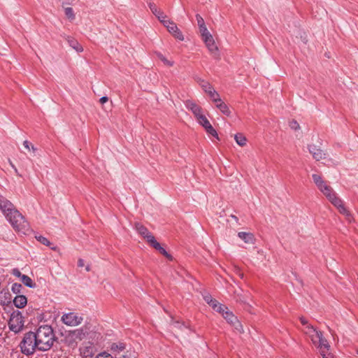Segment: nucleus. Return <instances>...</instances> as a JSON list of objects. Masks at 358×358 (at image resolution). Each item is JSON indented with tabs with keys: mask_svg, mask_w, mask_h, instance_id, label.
Listing matches in <instances>:
<instances>
[{
	"mask_svg": "<svg viewBox=\"0 0 358 358\" xmlns=\"http://www.w3.org/2000/svg\"><path fill=\"white\" fill-rule=\"evenodd\" d=\"M24 326V321L21 315H12L8 322L9 329L15 332H20Z\"/></svg>",
	"mask_w": 358,
	"mask_h": 358,
	"instance_id": "nucleus-9",
	"label": "nucleus"
},
{
	"mask_svg": "<svg viewBox=\"0 0 358 358\" xmlns=\"http://www.w3.org/2000/svg\"><path fill=\"white\" fill-rule=\"evenodd\" d=\"M150 245L152 246L155 250H158L161 254L166 257L168 259H172L171 256L168 254L165 249L163 248L155 239Z\"/></svg>",
	"mask_w": 358,
	"mask_h": 358,
	"instance_id": "nucleus-24",
	"label": "nucleus"
},
{
	"mask_svg": "<svg viewBox=\"0 0 358 358\" xmlns=\"http://www.w3.org/2000/svg\"><path fill=\"white\" fill-rule=\"evenodd\" d=\"M62 321L67 326L76 327L83 322V317L82 314L71 312L64 314L62 317Z\"/></svg>",
	"mask_w": 358,
	"mask_h": 358,
	"instance_id": "nucleus-8",
	"label": "nucleus"
},
{
	"mask_svg": "<svg viewBox=\"0 0 358 358\" xmlns=\"http://www.w3.org/2000/svg\"><path fill=\"white\" fill-rule=\"evenodd\" d=\"M203 42L206 46L208 49L209 52L215 57H219L218 48L215 43L213 36H208L206 38H204Z\"/></svg>",
	"mask_w": 358,
	"mask_h": 358,
	"instance_id": "nucleus-15",
	"label": "nucleus"
},
{
	"mask_svg": "<svg viewBox=\"0 0 358 358\" xmlns=\"http://www.w3.org/2000/svg\"><path fill=\"white\" fill-rule=\"evenodd\" d=\"M300 321L302 325L303 326V328H306L307 326H312L304 317H300Z\"/></svg>",
	"mask_w": 358,
	"mask_h": 358,
	"instance_id": "nucleus-43",
	"label": "nucleus"
},
{
	"mask_svg": "<svg viewBox=\"0 0 358 358\" xmlns=\"http://www.w3.org/2000/svg\"><path fill=\"white\" fill-rule=\"evenodd\" d=\"M15 306L18 308H24L27 303V298L23 295L16 296L13 300Z\"/></svg>",
	"mask_w": 358,
	"mask_h": 358,
	"instance_id": "nucleus-23",
	"label": "nucleus"
},
{
	"mask_svg": "<svg viewBox=\"0 0 358 358\" xmlns=\"http://www.w3.org/2000/svg\"><path fill=\"white\" fill-rule=\"evenodd\" d=\"M312 178L317 187L328 199L336 194L332 187L328 185L327 182L320 175L314 173L312 175Z\"/></svg>",
	"mask_w": 358,
	"mask_h": 358,
	"instance_id": "nucleus-7",
	"label": "nucleus"
},
{
	"mask_svg": "<svg viewBox=\"0 0 358 358\" xmlns=\"http://www.w3.org/2000/svg\"><path fill=\"white\" fill-rule=\"evenodd\" d=\"M216 103V107L224 115L229 116L230 115V110L225 103H224L222 99L219 98H216L213 101Z\"/></svg>",
	"mask_w": 358,
	"mask_h": 358,
	"instance_id": "nucleus-20",
	"label": "nucleus"
},
{
	"mask_svg": "<svg viewBox=\"0 0 358 358\" xmlns=\"http://www.w3.org/2000/svg\"><path fill=\"white\" fill-rule=\"evenodd\" d=\"M289 127L292 129H294V130H296V129L300 128V126H299V123L296 121H294V120H292V122H290Z\"/></svg>",
	"mask_w": 358,
	"mask_h": 358,
	"instance_id": "nucleus-37",
	"label": "nucleus"
},
{
	"mask_svg": "<svg viewBox=\"0 0 358 358\" xmlns=\"http://www.w3.org/2000/svg\"><path fill=\"white\" fill-rule=\"evenodd\" d=\"M0 210L15 231L23 234L29 231V224L24 216L10 201L1 195H0Z\"/></svg>",
	"mask_w": 358,
	"mask_h": 358,
	"instance_id": "nucleus-1",
	"label": "nucleus"
},
{
	"mask_svg": "<svg viewBox=\"0 0 358 358\" xmlns=\"http://www.w3.org/2000/svg\"><path fill=\"white\" fill-rule=\"evenodd\" d=\"M149 7L152 13L159 19L162 23H163L164 21L167 19L166 15L162 11L159 10L155 3H150L149 4Z\"/></svg>",
	"mask_w": 358,
	"mask_h": 358,
	"instance_id": "nucleus-19",
	"label": "nucleus"
},
{
	"mask_svg": "<svg viewBox=\"0 0 358 358\" xmlns=\"http://www.w3.org/2000/svg\"><path fill=\"white\" fill-rule=\"evenodd\" d=\"M124 348V346L122 344L117 345V344L113 343L111 346V350H115V349H119L120 350H122Z\"/></svg>",
	"mask_w": 358,
	"mask_h": 358,
	"instance_id": "nucleus-41",
	"label": "nucleus"
},
{
	"mask_svg": "<svg viewBox=\"0 0 358 358\" xmlns=\"http://www.w3.org/2000/svg\"><path fill=\"white\" fill-rule=\"evenodd\" d=\"M234 139L238 145L244 146L246 145L247 139L242 134H237L234 136Z\"/></svg>",
	"mask_w": 358,
	"mask_h": 358,
	"instance_id": "nucleus-28",
	"label": "nucleus"
},
{
	"mask_svg": "<svg viewBox=\"0 0 358 358\" xmlns=\"http://www.w3.org/2000/svg\"><path fill=\"white\" fill-rule=\"evenodd\" d=\"M196 21H197V24H198L199 28L206 26L204 20L201 17V15H196Z\"/></svg>",
	"mask_w": 358,
	"mask_h": 358,
	"instance_id": "nucleus-36",
	"label": "nucleus"
},
{
	"mask_svg": "<svg viewBox=\"0 0 358 358\" xmlns=\"http://www.w3.org/2000/svg\"><path fill=\"white\" fill-rule=\"evenodd\" d=\"M201 88L204 90L206 93H207L209 96L211 98L213 101L216 99V98H219L220 95L219 94L214 90L213 86L208 83V82H206L204 80L201 81L200 83Z\"/></svg>",
	"mask_w": 358,
	"mask_h": 358,
	"instance_id": "nucleus-16",
	"label": "nucleus"
},
{
	"mask_svg": "<svg viewBox=\"0 0 358 358\" xmlns=\"http://www.w3.org/2000/svg\"><path fill=\"white\" fill-rule=\"evenodd\" d=\"M78 266L80 267H82L84 266V261L83 259H79L78 262Z\"/></svg>",
	"mask_w": 358,
	"mask_h": 358,
	"instance_id": "nucleus-47",
	"label": "nucleus"
},
{
	"mask_svg": "<svg viewBox=\"0 0 358 358\" xmlns=\"http://www.w3.org/2000/svg\"><path fill=\"white\" fill-rule=\"evenodd\" d=\"M185 106L189 110H190L193 113L196 120L199 118V116L203 115L202 108L199 106L196 105L195 103L191 101H187L185 103Z\"/></svg>",
	"mask_w": 358,
	"mask_h": 358,
	"instance_id": "nucleus-17",
	"label": "nucleus"
},
{
	"mask_svg": "<svg viewBox=\"0 0 358 358\" xmlns=\"http://www.w3.org/2000/svg\"><path fill=\"white\" fill-rule=\"evenodd\" d=\"M108 99L107 96H103L100 99L99 101L101 104H103L108 101Z\"/></svg>",
	"mask_w": 358,
	"mask_h": 358,
	"instance_id": "nucleus-46",
	"label": "nucleus"
},
{
	"mask_svg": "<svg viewBox=\"0 0 358 358\" xmlns=\"http://www.w3.org/2000/svg\"><path fill=\"white\" fill-rule=\"evenodd\" d=\"M135 228L139 235H141L146 241L150 244L155 239L154 236L148 231V229L140 223H136Z\"/></svg>",
	"mask_w": 358,
	"mask_h": 358,
	"instance_id": "nucleus-14",
	"label": "nucleus"
},
{
	"mask_svg": "<svg viewBox=\"0 0 358 358\" xmlns=\"http://www.w3.org/2000/svg\"><path fill=\"white\" fill-rule=\"evenodd\" d=\"M162 24H164V27H166L167 30L171 34L173 35L175 38H178L180 41L184 40V36L182 34L178 29L176 24L174 23L173 21L166 19L165 21H164Z\"/></svg>",
	"mask_w": 358,
	"mask_h": 358,
	"instance_id": "nucleus-13",
	"label": "nucleus"
},
{
	"mask_svg": "<svg viewBox=\"0 0 358 358\" xmlns=\"http://www.w3.org/2000/svg\"><path fill=\"white\" fill-rule=\"evenodd\" d=\"M236 272L241 278H243V273L241 272L239 268L236 267Z\"/></svg>",
	"mask_w": 358,
	"mask_h": 358,
	"instance_id": "nucleus-45",
	"label": "nucleus"
},
{
	"mask_svg": "<svg viewBox=\"0 0 358 358\" xmlns=\"http://www.w3.org/2000/svg\"><path fill=\"white\" fill-rule=\"evenodd\" d=\"M23 145L27 150L29 151L31 150L33 152H35L36 150V148L28 141H24L23 142Z\"/></svg>",
	"mask_w": 358,
	"mask_h": 358,
	"instance_id": "nucleus-34",
	"label": "nucleus"
},
{
	"mask_svg": "<svg viewBox=\"0 0 358 358\" xmlns=\"http://www.w3.org/2000/svg\"><path fill=\"white\" fill-rule=\"evenodd\" d=\"M64 12H65V15H66V17L69 19H70L71 20H74L75 15H74V13H73V10L72 8H71V7L66 8L65 10H64Z\"/></svg>",
	"mask_w": 358,
	"mask_h": 358,
	"instance_id": "nucleus-32",
	"label": "nucleus"
},
{
	"mask_svg": "<svg viewBox=\"0 0 358 358\" xmlns=\"http://www.w3.org/2000/svg\"><path fill=\"white\" fill-rule=\"evenodd\" d=\"M301 330L309 338L312 343L319 349L323 358H334V355L329 352L330 345L321 331L313 326H307Z\"/></svg>",
	"mask_w": 358,
	"mask_h": 358,
	"instance_id": "nucleus-2",
	"label": "nucleus"
},
{
	"mask_svg": "<svg viewBox=\"0 0 358 358\" xmlns=\"http://www.w3.org/2000/svg\"><path fill=\"white\" fill-rule=\"evenodd\" d=\"M210 306L212 307V308L220 313L221 312H223L224 310H227V307H226L225 306L220 303L217 300L215 299H213V301L209 304Z\"/></svg>",
	"mask_w": 358,
	"mask_h": 358,
	"instance_id": "nucleus-25",
	"label": "nucleus"
},
{
	"mask_svg": "<svg viewBox=\"0 0 358 358\" xmlns=\"http://www.w3.org/2000/svg\"><path fill=\"white\" fill-rule=\"evenodd\" d=\"M312 178L317 187L328 199L336 194L332 187L328 185L327 182L320 175L314 173L312 175Z\"/></svg>",
	"mask_w": 358,
	"mask_h": 358,
	"instance_id": "nucleus-6",
	"label": "nucleus"
},
{
	"mask_svg": "<svg viewBox=\"0 0 358 358\" xmlns=\"http://www.w3.org/2000/svg\"><path fill=\"white\" fill-rule=\"evenodd\" d=\"M95 358H113V357L111 355H110L108 353L103 352V353H100L98 355H96V357Z\"/></svg>",
	"mask_w": 358,
	"mask_h": 358,
	"instance_id": "nucleus-39",
	"label": "nucleus"
},
{
	"mask_svg": "<svg viewBox=\"0 0 358 358\" xmlns=\"http://www.w3.org/2000/svg\"><path fill=\"white\" fill-rule=\"evenodd\" d=\"M90 325L85 324L80 329H75L70 332L69 336L75 340L76 342L78 341H82L85 338L90 331Z\"/></svg>",
	"mask_w": 358,
	"mask_h": 358,
	"instance_id": "nucleus-11",
	"label": "nucleus"
},
{
	"mask_svg": "<svg viewBox=\"0 0 358 358\" xmlns=\"http://www.w3.org/2000/svg\"><path fill=\"white\" fill-rule=\"evenodd\" d=\"M155 54L158 59H159L164 64V65L168 66H173L174 62L167 59L162 53L157 52H155Z\"/></svg>",
	"mask_w": 358,
	"mask_h": 358,
	"instance_id": "nucleus-29",
	"label": "nucleus"
},
{
	"mask_svg": "<svg viewBox=\"0 0 358 358\" xmlns=\"http://www.w3.org/2000/svg\"><path fill=\"white\" fill-rule=\"evenodd\" d=\"M9 162H10V164L11 165V166L15 169V171H17L16 168L15 167V166L12 164V162L10 160H9Z\"/></svg>",
	"mask_w": 358,
	"mask_h": 358,
	"instance_id": "nucleus-48",
	"label": "nucleus"
},
{
	"mask_svg": "<svg viewBox=\"0 0 358 358\" xmlns=\"http://www.w3.org/2000/svg\"><path fill=\"white\" fill-rule=\"evenodd\" d=\"M203 299L209 305L214 299L210 295L207 294L203 296Z\"/></svg>",
	"mask_w": 358,
	"mask_h": 358,
	"instance_id": "nucleus-42",
	"label": "nucleus"
},
{
	"mask_svg": "<svg viewBox=\"0 0 358 358\" xmlns=\"http://www.w3.org/2000/svg\"><path fill=\"white\" fill-rule=\"evenodd\" d=\"M210 306L212 307V308L220 313L221 312H223L224 310H227V307H226L225 306L220 303L217 300L215 299H213V301L209 304Z\"/></svg>",
	"mask_w": 358,
	"mask_h": 358,
	"instance_id": "nucleus-26",
	"label": "nucleus"
},
{
	"mask_svg": "<svg viewBox=\"0 0 358 358\" xmlns=\"http://www.w3.org/2000/svg\"><path fill=\"white\" fill-rule=\"evenodd\" d=\"M329 201L338 208L339 212L344 215L348 221L351 222L352 220V216L350 213L346 209V208L344 206L343 201L341 199L337 197L336 194L333 196L331 199H329Z\"/></svg>",
	"mask_w": 358,
	"mask_h": 358,
	"instance_id": "nucleus-12",
	"label": "nucleus"
},
{
	"mask_svg": "<svg viewBox=\"0 0 358 358\" xmlns=\"http://www.w3.org/2000/svg\"><path fill=\"white\" fill-rule=\"evenodd\" d=\"M206 131V132L210 135H212L213 136H215L217 138H218V136H217V131L214 129V128L212 127V125H209L208 126V127H206L204 128Z\"/></svg>",
	"mask_w": 358,
	"mask_h": 358,
	"instance_id": "nucleus-33",
	"label": "nucleus"
},
{
	"mask_svg": "<svg viewBox=\"0 0 358 358\" xmlns=\"http://www.w3.org/2000/svg\"><path fill=\"white\" fill-rule=\"evenodd\" d=\"M238 237L241 238L245 243L252 244L255 241L254 235L251 233L247 232H239L238 234Z\"/></svg>",
	"mask_w": 358,
	"mask_h": 358,
	"instance_id": "nucleus-22",
	"label": "nucleus"
},
{
	"mask_svg": "<svg viewBox=\"0 0 358 358\" xmlns=\"http://www.w3.org/2000/svg\"><path fill=\"white\" fill-rule=\"evenodd\" d=\"M220 314H222L224 318L229 324L233 325L238 331L240 333L243 332V329L241 324L239 322L237 317L231 312L229 311L228 308L223 312H221Z\"/></svg>",
	"mask_w": 358,
	"mask_h": 358,
	"instance_id": "nucleus-10",
	"label": "nucleus"
},
{
	"mask_svg": "<svg viewBox=\"0 0 358 358\" xmlns=\"http://www.w3.org/2000/svg\"><path fill=\"white\" fill-rule=\"evenodd\" d=\"M199 32L201 34L202 40L206 38L207 37H208V36H212V34L208 31L206 26L200 27Z\"/></svg>",
	"mask_w": 358,
	"mask_h": 358,
	"instance_id": "nucleus-31",
	"label": "nucleus"
},
{
	"mask_svg": "<svg viewBox=\"0 0 358 358\" xmlns=\"http://www.w3.org/2000/svg\"><path fill=\"white\" fill-rule=\"evenodd\" d=\"M309 152L313 155V157L319 161L325 157V153L319 148L314 145H309Z\"/></svg>",
	"mask_w": 358,
	"mask_h": 358,
	"instance_id": "nucleus-18",
	"label": "nucleus"
},
{
	"mask_svg": "<svg viewBox=\"0 0 358 358\" xmlns=\"http://www.w3.org/2000/svg\"><path fill=\"white\" fill-rule=\"evenodd\" d=\"M357 354H358V348H357Z\"/></svg>",
	"mask_w": 358,
	"mask_h": 358,
	"instance_id": "nucleus-49",
	"label": "nucleus"
},
{
	"mask_svg": "<svg viewBox=\"0 0 358 358\" xmlns=\"http://www.w3.org/2000/svg\"><path fill=\"white\" fill-rule=\"evenodd\" d=\"M68 43L69 44V45L73 48L76 52H81L83 51V48L82 47V45L76 41L75 40L74 38L70 37V36H67L66 38Z\"/></svg>",
	"mask_w": 358,
	"mask_h": 358,
	"instance_id": "nucleus-21",
	"label": "nucleus"
},
{
	"mask_svg": "<svg viewBox=\"0 0 358 358\" xmlns=\"http://www.w3.org/2000/svg\"><path fill=\"white\" fill-rule=\"evenodd\" d=\"M36 239L42 244L45 245H50V242L45 238L42 236H36Z\"/></svg>",
	"mask_w": 358,
	"mask_h": 358,
	"instance_id": "nucleus-35",
	"label": "nucleus"
},
{
	"mask_svg": "<svg viewBox=\"0 0 358 358\" xmlns=\"http://www.w3.org/2000/svg\"><path fill=\"white\" fill-rule=\"evenodd\" d=\"M12 274L16 277L22 278L24 274H22L21 272L17 268H14L12 270Z\"/></svg>",
	"mask_w": 358,
	"mask_h": 358,
	"instance_id": "nucleus-40",
	"label": "nucleus"
},
{
	"mask_svg": "<svg viewBox=\"0 0 358 358\" xmlns=\"http://www.w3.org/2000/svg\"><path fill=\"white\" fill-rule=\"evenodd\" d=\"M34 334L38 350L46 351L51 348L55 341V335L50 326L42 325L39 327Z\"/></svg>",
	"mask_w": 358,
	"mask_h": 358,
	"instance_id": "nucleus-3",
	"label": "nucleus"
},
{
	"mask_svg": "<svg viewBox=\"0 0 358 358\" xmlns=\"http://www.w3.org/2000/svg\"><path fill=\"white\" fill-rule=\"evenodd\" d=\"M198 122L202 125L204 128L208 127V126L210 125L211 124L208 120L206 117L205 115L199 116V118L196 120Z\"/></svg>",
	"mask_w": 358,
	"mask_h": 358,
	"instance_id": "nucleus-30",
	"label": "nucleus"
},
{
	"mask_svg": "<svg viewBox=\"0 0 358 358\" xmlns=\"http://www.w3.org/2000/svg\"><path fill=\"white\" fill-rule=\"evenodd\" d=\"M20 347L23 354L26 355H32L36 349H38V343L34 333L29 331L25 334Z\"/></svg>",
	"mask_w": 358,
	"mask_h": 358,
	"instance_id": "nucleus-4",
	"label": "nucleus"
},
{
	"mask_svg": "<svg viewBox=\"0 0 358 358\" xmlns=\"http://www.w3.org/2000/svg\"><path fill=\"white\" fill-rule=\"evenodd\" d=\"M20 287H21V285L20 284L14 283L13 285V286H12V290L13 292H19Z\"/></svg>",
	"mask_w": 358,
	"mask_h": 358,
	"instance_id": "nucleus-44",
	"label": "nucleus"
},
{
	"mask_svg": "<svg viewBox=\"0 0 358 358\" xmlns=\"http://www.w3.org/2000/svg\"><path fill=\"white\" fill-rule=\"evenodd\" d=\"M21 281L28 287L33 288L36 287V283L34 282L31 278L27 275H23V276H22Z\"/></svg>",
	"mask_w": 358,
	"mask_h": 358,
	"instance_id": "nucleus-27",
	"label": "nucleus"
},
{
	"mask_svg": "<svg viewBox=\"0 0 358 358\" xmlns=\"http://www.w3.org/2000/svg\"><path fill=\"white\" fill-rule=\"evenodd\" d=\"M122 358H136L135 352H127L122 355Z\"/></svg>",
	"mask_w": 358,
	"mask_h": 358,
	"instance_id": "nucleus-38",
	"label": "nucleus"
},
{
	"mask_svg": "<svg viewBox=\"0 0 358 358\" xmlns=\"http://www.w3.org/2000/svg\"><path fill=\"white\" fill-rule=\"evenodd\" d=\"M312 178L317 187L328 199L336 194L332 187L328 185L327 182L320 175L314 173L312 175Z\"/></svg>",
	"mask_w": 358,
	"mask_h": 358,
	"instance_id": "nucleus-5",
	"label": "nucleus"
}]
</instances>
